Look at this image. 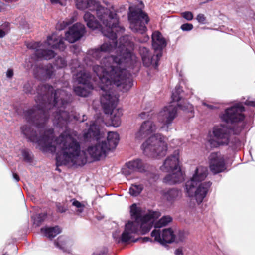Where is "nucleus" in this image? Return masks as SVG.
<instances>
[{"instance_id": "6e6d98bb", "label": "nucleus", "mask_w": 255, "mask_h": 255, "mask_svg": "<svg viewBox=\"0 0 255 255\" xmlns=\"http://www.w3.org/2000/svg\"><path fill=\"white\" fill-rule=\"evenodd\" d=\"M142 242H147L148 241H151V239L149 237H145L141 239Z\"/></svg>"}, {"instance_id": "bb28decb", "label": "nucleus", "mask_w": 255, "mask_h": 255, "mask_svg": "<svg viewBox=\"0 0 255 255\" xmlns=\"http://www.w3.org/2000/svg\"><path fill=\"white\" fill-rule=\"evenodd\" d=\"M91 78V75L89 72H87L85 70H81L74 75V79L75 81L83 85H88V84H92L90 82Z\"/></svg>"}, {"instance_id": "412c9836", "label": "nucleus", "mask_w": 255, "mask_h": 255, "mask_svg": "<svg viewBox=\"0 0 255 255\" xmlns=\"http://www.w3.org/2000/svg\"><path fill=\"white\" fill-rule=\"evenodd\" d=\"M34 74L37 79L41 80H46L52 78L54 74V68L51 64L44 66L37 67L34 71Z\"/></svg>"}, {"instance_id": "8fccbe9b", "label": "nucleus", "mask_w": 255, "mask_h": 255, "mask_svg": "<svg viewBox=\"0 0 255 255\" xmlns=\"http://www.w3.org/2000/svg\"><path fill=\"white\" fill-rule=\"evenodd\" d=\"M13 76V71L11 69H8L6 72V76L8 78H11Z\"/></svg>"}, {"instance_id": "c9c22d12", "label": "nucleus", "mask_w": 255, "mask_h": 255, "mask_svg": "<svg viewBox=\"0 0 255 255\" xmlns=\"http://www.w3.org/2000/svg\"><path fill=\"white\" fill-rule=\"evenodd\" d=\"M177 106L181 110L185 111L192 112L193 111L192 105L190 104L189 103H185L184 100L181 102L178 103Z\"/></svg>"}, {"instance_id": "dca6fc26", "label": "nucleus", "mask_w": 255, "mask_h": 255, "mask_svg": "<svg viewBox=\"0 0 255 255\" xmlns=\"http://www.w3.org/2000/svg\"><path fill=\"white\" fill-rule=\"evenodd\" d=\"M139 52L142 57L143 63L145 66L149 67L151 65H153L155 67L158 66V62L162 55L161 52H158L155 55H151L149 53V50L145 47H140Z\"/></svg>"}, {"instance_id": "864d4df0", "label": "nucleus", "mask_w": 255, "mask_h": 255, "mask_svg": "<svg viewBox=\"0 0 255 255\" xmlns=\"http://www.w3.org/2000/svg\"><path fill=\"white\" fill-rule=\"evenodd\" d=\"M175 254L176 255H182L183 252L181 249H177L175 251Z\"/></svg>"}, {"instance_id": "de8ad7c7", "label": "nucleus", "mask_w": 255, "mask_h": 255, "mask_svg": "<svg viewBox=\"0 0 255 255\" xmlns=\"http://www.w3.org/2000/svg\"><path fill=\"white\" fill-rule=\"evenodd\" d=\"M73 118L75 120H76L77 121H79L80 122H84V121L86 120V119H87L86 116L85 115H83L82 116V118H81L79 114H78L77 115H74L73 116Z\"/></svg>"}, {"instance_id": "cd10ccee", "label": "nucleus", "mask_w": 255, "mask_h": 255, "mask_svg": "<svg viewBox=\"0 0 255 255\" xmlns=\"http://www.w3.org/2000/svg\"><path fill=\"white\" fill-rule=\"evenodd\" d=\"M119 140V136L117 132H109L106 142L108 151L115 149L117 146Z\"/></svg>"}, {"instance_id": "f3484780", "label": "nucleus", "mask_w": 255, "mask_h": 255, "mask_svg": "<svg viewBox=\"0 0 255 255\" xmlns=\"http://www.w3.org/2000/svg\"><path fill=\"white\" fill-rule=\"evenodd\" d=\"M87 151L94 160H99L101 158L105 157L108 151L106 146V142L105 141H99L95 145L90 146L88 147Z\"/></svg>"}, {"instance_id": "e433bc0d", "label": "nucleus", "mask_w": 255, "mask_h": 255, "mask_svg": "<svg viewBox=\"0 0 255 255\" xmlns=\"http://www.w3.org/2000/svg\"><path fill=\"white\" fill-rule=\"evenodd\" d=\"M47 217L46 213H40L36 215L34 219V224L36 226H40Z\"/></svg>"}, {"instance_id": "ddd939ff", "label": "nucleus", "mask_w": 255, "mask_h": 255, "mask_svg": "<svg viewBox=\"0 0 255 255\" xmlns=\"http://www.w3.org/2000/svg\"><path fill=\"white\" fill-rule=\"evenodd\" d=\"M208 159L210 170L214 174H217L226 170L227 167L224 157L220 153H211Z\"/></svg>"}, {"instance_id": "c85d7f7f", "label": "nucleus", "mask_w": 255, "mask_h": 255, "mask_svg": "<svg viewBox=\"0 0 255 255\" xmlns=\"http://www.w3.org/2000/svg\"><path fill=\"white\" fill-rule=\"evenodd\" d=\"M93 89L92 84H88V85L79 86L75 87L74 91L75 94L79 96L87 97L90 94L91 90Z\"/></svg>"}, {"instance_id": "f257e3e1", "label": "nucleus", "mask_w": 255, "mask_h": 255, "mask_svg": "<svg viewBox=\"0 0 255 255\" xmlns=\"http://www.w3.org/2000/svg\"><path fill=\"white\" fill-rule=\"evenodd\" d=\"M25 93L35 94L36 105L24 112L27 123L34 125L40 134L27 125L20 128L29 141L36 143L43 152L57 151V166H81L87 162L85 152L81 150L77 132L67 128L70 115L65 110L70 96L63 90L53 92L48 84H40L35 92L33 83L27 82L23 87Z\"/></svg>"}, {"instance_id": "5701e85b", "label": "nucleus", "mask_w": 255, "mask_h": 255, "mask_svg": "<svg viewBox=\"0 0 255 255\" xmlns=\"http://www.w3.org/2000/svg\"><path fill=\"white\" fill-rule=\"evenodd\" d=\"M152 46L155 52H160L166 46V42L161 33L158 31L153 32L152 35Z\"/></svg>"}, {"instance_id": "7ed1b4c3", "label": "nucleus", "mask_w": 255, "mask_h": 255, "mask_svg": "<svg viewBox=\"0 0 255 255\" xmlns=\"http://www.w3.org/2000/svg\"><path fill=\"white\" fill-rule=\"evenodd\" d=\"M130 215L134 221H128L125 225V230L121 238V240L123 243L131 239L133 234L136 233L139 228L141 234H145L151 230L153 225L155 228H160L166 226L172 220L170 216H164L154 224V221L161 216V213L158 211L148 210L143 213L135 204L130 207Z\"/></svg>"}, {"instance_id": "a878e982", "label": "nucleus", "mask_w": 255, "mask_h": 255, "mask_svg": "<svg viewBox=\"0 0 255 255\" xmlns=\"http://www.w3.org/2000/svg\"><path fill=\"white\" fill-rule=\"evenodd\" d=\"M128 167L131 171L144 172L146 170L145 164L140 159H136L127 162L126 164Z\"/></svg>"}, {"instance_id": "37998d69", "label": "nucleus", "mask_w": 255, "mask_h": 255, "mask_svg": "<svg viewBox=\"0 0 255 255\" xmlns=\"http://www.w3.org/2000/svg\"><path fill=\"white\" fill-rule=\"evenodd\" d=\"M22 154L24 160L26 161L30 162L32 160V157L31 156V154L29 153L28 151L27 150H23L22 151Z\"/></svg>"}, {"instance_id": "39448f33", "label": "nucleus", "mask_w": 255, "mask_h": 255, "mask_svg": "<svg viewBox=\"0 0 255 255\" xmlns=\"http://www.w3.org/2000/svg\"><path fill=\"white\" fill-rule=\"evenodd\" d=\"M76 7L81 10L88 9L96 11L97 18L107 27L112 28L119 23L117 11L113 5L109 7L102 6L98 0H74Z\"/></svg>"}, {"instance_id": "1a4fd4ad", "label": "nucleus", "mask_w": 255, "mask_h": 255, "mask_svg": "<svg viewBox=\"0 0 255 255\" xmlns=\"http://www.w3.org/2000/svg\"><path fill=\"white\" fill-rule=\"evenodd\" d=\"M232 129L227 126H219L213 129V137L209 140L212 147H217L222 145H227L230 140Z\"/></svg>"}, {"instance_id": "6ab92c4d", "label": "nucleus", "mask_w": 255, "mask_h": 255, "mask_svg": "<svg viewBox=\"0 0 255 255\" xmlns=\"http://www.w3.org/2000/svg\"><path fill=\"white\" fill-rule=\"evenodd\" d=\"M85 32L84 25L77 23L70 27L65 34V40L70 43H74L80 39Z\"/></svg>"}, {"instance_id": "4c0bfd02", "label": "nucleus", "mask_w": 255, "mask_h": 255, "mask_svg": "<svg viewBox=\"0 0 255 255\" xmlns=\"http://www.w3.org/2000/svg\"><path fill=\"white\" fill-rule=\"evenodd\" d=\"M185 239V236L184 232L181 231H178L175 233V240L174 242L179 243L183 242Z\"/></svg>"}, {"instance_id": "5fc2aeb1", "label": "nucleus", "mask_w": 255, "mask_h": 255, "mask_svg": "<svg viewBox=\"0 0 255 255\" xmlns=\"http://www.w3.org/2000/svg\"><path fill=\"white\" fill-rule=\"evenodd\" d=\"M6 34L7 33L5 31H3L0 29V38L4 37Z\"/></svg>"}, {"instance_id": "bf43d9fd", "label": "nucleus", "mask_w": 255, "mask_h": 255, "mask_svg": "<svg viewBox=\"0 0 255 255\" xmlns=\"http://www.w3.org/2000/svg\"><path fill=\"white\" fill-rule=\"evenodd\" d=\"M202 104H203V105L206 106L207 107H208L209 109H213L214 108V106H213L211 105H209V104L206 103L205 102H203Z\"/></svg>"}, {"instance_id": "774afa93", "label": "nucleus", "mask_w": 255, "mask_h": 255, "mask_svg": "<svg viewBox=\"0 0 255 255\" xmlns=\"http://www.w3.org/2000/svg\"><path fill=\"white\" fill-rule=\"evenodd\" d=\"M73 62H75L76 63L78 64V61L77 60H74Z\"/></svg>"}, {"instance_id": "4468645a", "label": "nucleus", "mask_w": 255, "mask_h": 255, "mask_svg": "<svg viewBox=\"0 0 255 255\" xmlns=\"http://www.w3.org/2000/svg\"><path fill=\"white\" fill-rule=\"evenodd\" d=\"M152 237H154V240L161 244L165 243H171L175 240V233L171 228L165 229L162 233L159 230L155 229L151 233Z\"/></svg>"}, {"instance_id": "052dcab7", "label": "nucleus", "mask_w": 255, "mask_h": 255, "mask_svg": "<svg viewBox=\"0 0 255 255\" xmlns=\"http://www.w3.org/2000/svg\"><path fill=\"white\" fill-rule=\"evenodd\" d=\"M50 1L52 3H60V0H50Z\"/></svg>"}, {"instance_id": "e2e57ef3", "label": "nucleus", "mask_w": 255, "mask_h": 255, "mask_svg": "<svg viewBox=\"0 0 255 255\" xmlns=\"http://www.w3.org/2000/svg\"><path fill=\"white\" fill-rule=\"evenodd\" d=\"M6 2H12L17 1V0H4Z\"/></svg>"}, {"instance_id": "c756f323", "label": "nucleus", "mask_w": 255, "mask_h": 255, "mask_svg": "<svg viewBox=\"0 0 255 255\" xmlns=\"http://www.w3.org/2000/svg\"><path fill=\"white\" fill-rule=\"evenodd\" d=\"M41 231L43 232L47 237L52 239L57 235L61 232V230L58 226L53 227L42 228Z\"/></svg>"}, {"instance_id": "aec40b11", "label": "nucleus", "mask_w": 255, "mask_h": 255, "mask_svg": "<svg viewBox=\"0 0 255 255\" xmlns=\"http://www.w3.org/2000/svg\"><path fill=\"white\" fill-rule=\"evenodd\" d=\"M179 152L175 150L173 155L168 157L163 165L160 167L164 172H169L180 168L179 166Z\"/></svg>"}, {"instance_id": "423d86ee", "label": "nucleus", "mask_w": 255, "mask_h": 255, "mask_svg": "<svg viewBox=\"0 0 255 255\" xmlns=\"http://www.w3.org/2000/svg\"><path fill=\"white\" fill-rule=\"evenodd\" d=\"M27 47L35 50L34 55L37 59L49 60L54 57L55 53L53 50L48 48L57 49L60 51H63L66 45L63 38L53 33L51 36H48L46 41L43 43L31 42L27 44Z\"/></svg>"}, {"instance_id": "7c9ffc66", "label": "nucleus", "mask_w": 255, "mask_h": 255, "mask_svg": "<svg viewBox=\"0 0 255 255\" xmlns=\"http://www.w3.org/2000/svg\"><path fill=\"white\" fill-rule=\"evenodd\" d=\"M180 192L176 189L173 188L163 192V197L169 201L176 200L180 195Z\"/></svg>"}, {"instance_id": "a18cd8bd", "label": "nucleus", "mask_w": 255, "mask_h": 255, "mask_svg": "<svg viewBox=\"0 0 255 255\" xmlns=\"http://www.w3.org/2000/svg\"><path fill=\"white\" fill-rule=\"evenodd\" d=\"M0 29L3 31H5L7 34L10 30V23L8 22H5L0 26Z\"/></svg>"}, {"instance_id": "2f4dec72", "label": "nucleus", "mask_w": 255, "mask_h": 255, "mask_svg": "<svg viewBox=\"0 0 255 255\" xmlns=\"http://www.w3.org/2000/svg\"><path fill=\"white\" fill-rule=\"evenodd\" d=\"M76 20V17L72 16L70 19H66L64 21L58 22L56 26V28L58 30H62L67 26L71 24Z\"/></svg>"}, {"instance_id": "6e6552de", "label": "nucleus", "mask_w": 255, "mask_h": 255, "mask_svg": "<svg viewBox=\"0 0 255 255\" xmlns=\"http://www.w3.org/2000/svg\"><path fill=\"white\" fill-rule=\"evenodd\" d=\"M128 20L129 28L133 32L143 34L147 30L146 25L149 22L150 19L147 14L140 8L130 6Z\"/></svg>"}, {"instance_id": "f8f14e48", "label": "nucleus", "mask_w": 255, "mask_h": 255, "mask_svg": "<svg viewBox=\"0 0 255 255\" xmlns=\"http://www.w3.org/2000/svg\"><path fill=\"white\" fill-rule=\"evenodd\" d=\"M177 116V106L171 104L165 106L158 113V120L163 124V126L168 127L171 126Z\"/></svg>"}, {"instance_id": "9b49d317", "label": "nucleus", "mask_w": 255, "mask_h": 255, "mask_svg": "<svg viewBox=\"0 0 255 255\" xmlns=\"http://www.w3.org/2000/svg\"><path fill=\"white\" fill-rule=\"evenodd\" d=\"M245 110L244 106L240 104H236L227 109L221 116V119L226 123H236L244 120L245 116L243 112Z\"/></svg>"}, {"instance_id": "09e8293b", "label": "nucleus", "mask_w": 255, "mask_h": 255, "mask_svg": "<svg viewBox=\"0 0 255 255\" xmlns=\"http://www.w3.org/2000/svg\"><path fill=\"white\" fill-rule=\"evenodd\" d=\"M130 170H129L128 167L127 168H123L122 169V173L126 176L129 175L131 174Z\"/></svg>"}, {"instance_id": "b1692460", "label": "nucleus", "mask_w": 255, "mask_h": 255, "mask_svg": "<svg viewBox=\"0 0 255 255\" xmlns=\"http://www.w3.org/2000/svg\"><path fill=\"white\" fill-rule=\"evenodd\" d=\"M170 172H172V173L168 174L163 179V182L164 183L172 185L181 182L184 180V175L180 168Z\"/></svg>"}, {"instance_id": "0eeeda50", "label": "nucleus", "mask_w": 255, "mask_h": 255, "mask_svg": "<svg viewBox=\"0 0 255 255\" xmlns=\"http://www.w3.org/2000/svg\"><path fill=\"white\" fill-rule=\"evenodd\" d=\"M144 154L152 157L164 156L167 151L165 137L159 133L149 137L141 145Z\"/></svg>"}, {"instance_id": "0e129e2a", "label": "nucleus", "mask_w": 255, "mask_h": 255, "mask_svg": "<svg viewBox=\"0 0 255 255\" xmlns=\"http://www.w3.org/2000/svg\"><path fill=\"white\" fill-rule=\"evenodd\" d=\"M149 39V37L148 36H146L144 37V42H146Z\"/></svg>"}, {"instance_id": "f03ea898", "label": "nucleus", "mask_w": 255, "mask_h": 255, "mask_svg": "<svg viewBox=\"0 0 255 255\" xmlns=\"http://www.w3.org/2000/svg\"><path fill=\"white\" fill-rule=\"evenodd\" d=\"M107 28L108 30L102 31V33L109 41L104 42L99 48L89 50L85 61L87 65L92 66L93 71L98 77L100 88V78L103 76L109 79L111 84L123 92H127L132 86L133 81L131 74L126 68H132L137 62V58L126 47L128 36L120 38V44L117 46L116 32L123 33L125 28L119 23L114 27Z\"/></svg>"}, {"instance_id": "ea45409f", "label": "nucleus", "mask_w": 255, "mask_h": 255, "mask_svg": "<svg viewBox=\"0 0 255 255\" xmlns=\"http://www.w3.org/2000/svg\"><path fill=\"white\" fill-rule=\"evenodd\" d=\"M72 205L78 208L77 211L79 213H82L83 211L84 205L76 199H73L72 200Z\"/></svg>"}, {"instance_id": "20e7f679", "label": "nucleus", "mask_w": 255, "mask_h": 255, "mask_svg": "<svg viewBox=\"0 0 255 255\" xmlns=\"http://www.w3.org/2000/svg\"><path fill=\"white\" fill-rule=\"evenodd\" d=\"M100 80V102L104 111L105 114L112 115L111 125L115 127H119L121 122L122 110H114L118 102V95L109 79L103 76L101 77Z\"/></svg>"}, {"instance_id": "49530a36", "label": "nucleus", "mask_w": 255, "mask_h": 255, "mask_svg": "<svg viewBox=\"0 0 255 255\" xmlns=\"http://www.w3.org/2000/svg\"><path fill=\"white\" fill-rule=\"evenodd\" d=\"M196 20L198 22L201 24H204L206 21V17L203 14H199L196 17Z\"/></svg>"}, {"instance_id": "680f3d73", "label": "nucleus", "mask_w": 255, "mask_h": 255, "mask_svg": "<svg viewBox=\"0 0 255 255\" xmlns=\"http://www.w3.org/2000/svg\"><path fill=\"white\" fill-rule=\"evenodd\" d=\"M106 253L105 252H102L99 253L94 254L93 255H105Z\"/></svg>"}, {"instance_id": "603ef678", "label": "nucleus", "mask_w": 255, "mask_h": 255, "mask_svg": "<svg viewBox=\"0 0 255 255\" xmlns=\"http://www.w3.org/2000/svg\"><path fill=\"white\" fill-rule=\"evenodd\" d=\"M149 116V114L145 112H143L139 114V117L141 119H144L145 118H147V117H148Z\"/></svg>"}, {"instance_id": "a211bd4d", "label": "nucleus", "mask_w": 255, "mask_h": 255, "mask_svg": "<svg viewBox=\"0 0 255 255\" xmlns=\"http://www.w3.org/2000/svg\"><path fill=\"white\" fill-rule=\"evenodd\" d=\"M156 129L157 127L153 122L150 120L145 121L141 124L138 130L136 132L135 138L141 140L154 132Z\"/></svg>"}, {"instance_id": "4d7b16f0", "label": "nucleus", "mask_w": 255, "mask_h": 255, "mask_svg": "<svg viewBox=\"0 0 255 255\" xmlns=\"http://www.w3.org/2000/svg\"><path fill=\"white\" fill-rule=\"evenodd\" d=\"M13 177L17 182L19 181V177L16 173H13Z\"/></svg>"}, {"instance_id": "c03bdc74", "label": "nucleus", "mask_w": 255, "mask_h": 255, "mask_svg": "<svg viewBox=\"0 0 255 255\" xmlns=\"http://www.w3.org/2000/svg\"><path fill=\"white\" fill-rule=\"evenodd\" d=\"M180 28L182 31H189L193 28V25L191 23H185L181 26Z\"/></svg>"}, {"instance_id": "f704fd0d", "label": "nucleus", "mask_w": 255, "mask_h": 255, "mask_svg": "<svg viewBox=\"0 0 255 255\" xmlns=\"http://www.w3.org/2000/svg\"><path fill=\"white\" fill-rule=\"evenodd\" d=\"M183 92L182 88L180 86H176L174 91L172 93V99L173 101L178 102L181 100V93Z\"/></svg>"}, {"instance_id": "4be33fe9", "label": "nucleus", "mask_w": 255, "mask_h": 255, "mask_svg": "<svg viewBox=\"0 0 255 255\" xmlns=\"http://www.w3.org/2000/svg\"><path fill=\"white\" fill-rule=\"evenodd\" d=\"M212 183L210 181L204 182L199 184L195 191L194 190L195 188L194 189L193 195H194L195 199L198 204L203 201Z\"/></svg>"}, {"instance_id": "13d9d810", "label": "nucleus", "mask_w": 255, "mask_h": 255, "mask_svg": "<svg viewBox=\"0 0 255 255\" xmlns=\"http://www.w3.org/2000/svg\"><path fill=\"white\" fill-rule=\"evenodd\" d=\"M21 27L23 29H29V25L28 24L25 22L23 24V25H21Z\"/></svg>"}, {"instance_id": "79ce46f5", "label": "nucleus", "mask_w": 255, "mask_h": 255, "mask_svg": "<svg viewBox=\"0 0 255 255\" xmlns=\"http://www.w3.org/2000/svg\"><path fill=\"white\" fill-rule=\"evenodd\" d=\"M181 16L187 21H191L193 19V14L190 11H185L181 13Z\"/></svg>"}, {"instance_id": "473e14b6", "label": "nucleus", "mask_w": 255, "mask_h": 255, "mask_svg": "<svg viewBox=\"0 0 255 255\" xmlns=\"http://www.w3.org/2000/svg\"><path fill=\"white\" fill-rule=\"evenodd\" d=\"M67 242V241L65 237L60 236L58 238L57 241L55 242V244L56 247L62 250L64 252H68L69 250L66 247Z\"/></svg>"}, {"instance_id": "58836bf2", "label": "nucleus", "mask_w": 255, "mask_h": 255, "mask_svg": "<svg viewBox=\"0 0 255 255\" xmlns=\"http://www.w3.org/2000/svg\"><path fill=\"white\" fill-rule=\"evenodd\" d=\"M55 65L59 68H62L65 67L67 65L65 59L62 57H58L55 61Z\"/></svg>"}, {"instance_id": "72a5a7b5", "label": "nucleus", "mask_w": 255, "mask_h": 255, "mask_svg": "<svg viewBox=\"0 0 255 255\" xmlns=\"http://www.w3.org/2000/svg\"><path fill=\"white\" fill-rule=\"evenodd\" d=\"M143 185L142 184H132L129 188V193L133 196H137L143 190Z\"/></svg>"}, {"instance_id": "a19ab883", "label": "nucleus", "mask_w": 255, "mask_h": 255, "mask_svg": "<svg viewBox=\"0 0 255 255\" xmlns=\"http://www.w3.org/2000/svg\"><path fill=\"white\" fill-rule=\"evenodd\" d=\"M56 211L61 213H65L67 210V207L64 204L57 202L56 203Z\"/></svg>"}, {"instance_id": "2eb2a0df", "label": "nucleus", "mask_w": 255, "mask_h": 255, "mask_svg": "<svg viewBox=\"0 0 255 255\" xmlns=\"http://www.w3.org/2000/svg\"><path fill=\"white\" fill-rule=\"evenodd\" d=\"M98 123V120L92 122L90 124L89 128L84 130L83 137L85 141H98L103 137L104 134L100 132Z\"/></svg>"}, {"instance_id": "9d476101", "label": "nucleus", "mask_w": 255, "mask_h": 255, "mask_svg": "<svg viewBox=\"0 0 255 255\" xmlns=\"http://www.w3.org/2000/svg\"><path fill=\"white\" fill-rule=\"evenodd\" d=\"M208 175L207 167L200 166L197 167L192 178L185 184V188L188 196L191 197L194 193V188L204 180Z\"/></svg>"}, {"instance_id": "69168bd1", "label": "nucleus", "mask_w": 255, "mask_h": 255, "mask_svg": "<svg viewBox=\"0 0 255 255\" xmlns=\"http://www.w3.org/2000/svg\"><path fill=\"white\" fill-rule=\"evenodd\" d=\"M241 131V128H240L239 130H238L237 131L235 132L234 133L236 134H238Z\"/></svg>"}, {"instance_id": "3c124183", "label": "nucleus", "mask_w": 255, "mask_h": 255, "mask_svg": "<svg viewBox=\"0 0 255 255\" xmlns=\"http://www.w3.org/2000/svg\"><path fill=\"white\" fill-rule=\"evenodd\" d=\"M245 103L246 105H247L248 106H252V107L255 106V101H251V100H247L245 101Z\"/></svg>"}, {"instance_id": "338daca9", "label": "nucleus", "mask_w": 255, "mask_h": 255, "mask_svg": "<svg viewBox=\"0 0 255 255\" xmlns=\"http://www.w3.org/2000/svg\"><path fill=\"white\" fill-rule=\"evenodd\" d=\"M76 66H72V67H71V69H72V71H73L74 69H76Z\"/></svg>"}, {"instance_id": "393cba45", "label": "nucleus", "mask_w": 255, "mask_h": 255, "mask_svg": "<svg viewBox=\"0 0 255 255\" xmlns=\"http://www.w3.org/2000/svg\"><path fill=\"white\" fill-rule=\"evenodd\" d=\"M83 18L84 21L86 23L87 26L91 29L94 30L98 29L101 26V24L104 26L100 20L98 21L96 19L95 16L89 12H85ZM104 26L107 28V30H104L103 31H107L108 30V28L105 25Z\"/></svg>"}]
</instances>
